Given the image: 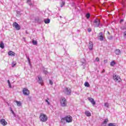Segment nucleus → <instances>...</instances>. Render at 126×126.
Segmentation results:
<instances>
[{
    "mask_svg": "<svg viewBox=\"0 0 126 126\" xmlns=\"http://www.w3.org/2000/svg\"><path fill=\"white\" fill-rule=\"evenodd\" d=\"M64 121H65L66 123H72V117H71L70 115H67L65 117L61 119L62 123H63Z\"/></svg>",
    "mask_w": 126,
    "mask_h": 126,
    "instance_id": "obj_1",
    "label": "nucleus"
},
{
    "mask_svg": "<svg viewBox=\"0 0 126 126\" xmlns=\"http://www.w3.org/2000/svg\"><path fill=\"white\" fill-rule=\"evenodd\" d=\"M39 119L40 122H42V123H45V122H47V121H48V116H47V115H46V114L44 113H41L39 116Z\"/></svg>",
    "mask_w": 126,
    "mask_h": 126,
    "instance_id": "obj_2",
    "label": "nucleus"
},
{
    "mask_svg": "<svg viewBox=\"0 0 126 126\" xmlns=\"http://www.w3.org/2000/svg\"><path fill=\"white\" fill-rule=\"evenodd\" d=\"M60 103L62 107H65L66 106V99H65V98L62 97L60 100Z\"/></svg>",
    "mask_w": 126,
    "mask_h": 126,
    "instance_id": "obj_3",
    "label": "nucleus"
},
{
    "mask_svg": "<svg viewBox=\"0 0 126 126\" xmlns=\"http://www.w3.org/2000/svg\"><path fill=\"white\" fill-rule=\"evenodd\" d=\"M100 23H101V22L99 19H96L94 21V27H99Z\"/></svg>",
    "mask_w": 126,
    "mask_h": 126,
    "instance_id": "obj_4",
    "label": "nucleus"
},
{
    "mask_svg": "<svg viewBox=\"0 0 126 126\" xmlns=\"http://www.w3.org/2000/svg\"><path fill=\"white\" fill-rule=\"evenodd\" d=\"M113 79L116 81V82L120 83L122 81V79H121V77L120 76H118L116 74L113 75Z\"/></svg>",
    "mask_w": 126,
    "mask_h": 126,
    "instance_id": "obj_5",
    "label": "nucleus"
},
{
    "mask_svg": "<svg viewBox=\"0 0 126 126\" xmlns=\"http://www.w3.org/2000/svg\"><path fill=\"white\" fill-rule=\"evenodd\" d=\"M63 92L65 94H66V95H70L71 94V90L68 88H65Z\"/></svg>",
    "mask_w": 126,
    "mask_h": 126,
    "instance_id": "obj_6",
    "label": "nucleus"
},
{
    "mask_svg": "<svg viewBox=\"0 0 126 126\" xmlns=\"http://www.w3.org/2000/svg\"><path fill=\"white\" fill-rule=\"evenodd\" d=\"M38 83L39 84H41V85H43V84L44 83V81L43 80V79L42 78V77L40 76H37V79H36Z\"/></svg>",
    "mask_w": 126,
    "mask_h": 126,
    "instance_id": "obj_7",
    "label": "nucleus"
},
{
    "mask_svg": "<svg viewBox=\"0 0 126 126\" xmlns=\"http://www.w3.org/2000/svg\"><path fill=\"white\" fill-rule=\"evenodd\" d=\"M13 27H15L16 30H20V26L16 22H14L13 24Z\"/></svg>",
    "mask_w": 126,
    "mask_h": 126,
    "instance_id": "obj_8",
    "label": "nucleus"
},
{
    "mask_svg": "<svg viewBox=\"0 0 126 126\" xmlns=\"http://www.w3.org/2000/svg\"><path fill=\"white\" fill-rule=\"evenodd\" d=\"M23 94H25L26 96H28V95L30 94V92L29 91L28 89L26 88L23 89Z\"/></svg>",
    "mask_w": 126,
    "mask_h": 126,
    "instance_id": "obj_9",
    "label": "nucleus"
},
{
    "mask_svg": "<svg viewBox=\"0 0 126 126\" xmlns=\"http://www.w3.org/2000/svg\"><path fill=\"white\" fill-rule=\"evenodd\" d=\"M98 39H99V40H100V41H103V40H104V34H103V32H100L99 33Z\"/></svg>",
    "mask_w": 126,
    "mask_h": 126,
    "instance_id": "obj_10",
    "label": "nucleus"
},
{
    "mask_svg": "<svg viewBox=\"0 0 126 126\" xmlns=\"http://www.w3.org/2000/svg\"><path fill=\"white\" fill-rule=\"evenodd\" d=\"M0 123L2 126H6L7 125V122L5 121V120L4 119H2L0 120Z\"/></svg>",
    "mask_w": 126,
    "mask_h": 126,
    "instance_id": "obj_11",
    "label": "nucleus"
},
{
    "mask_svg": "<svg viewBox=\"0 0 126 126\" xmlns=\"http://www.w3.org/2000/svg\"><path fill=\"white\" fill-rule=\"evenodd\" d=\"M88 99L89 100V101H90V102H91L93 106H94V105H95L96 102H95V100H94V99L91 97H88Z\"/></svg>",
    "mask_w": 126,
    "mask_h": 126,
    "instance_id": "obj_12",
    "label": "nucleus"
},
{
    "mask_svg": "<svg viewBox=\"0 0 126 126\" xmlns=\"http://www.w3.org/2000/svg\"><path fill=\"white\" fill-rule=\"evenodd\" d=\"M89 49L90 51H92L93 50V42L90 41L89 43Z\"/></svg>",
    "mask_w": 126,
    "mask_h": 126,
    "instance_id": "obj_13",
    "label": "nucleus"
},
{
    "mask_svg": "<svg viewBox=\"0 0 126 126\" xmlns=\"http://www.w3.org/2000/svg\"><path fill=\"white\" fill-rule=\"evenodd\" d=\"M8 54L9 55V56H11V57H14L16 55L14 52L11 51H9Z\"/></svg>",
    "mask_w": 126,
    "mask_h": 126,
    "instance_id": "obj_14",
    "label": "nucleus"
},
{
    "mask_svg": "<svg viewBox=\"0 0 126 126\" xmlns=\"http://www.w3.org/2000/svg\"><path fill=\"white\" fill-rule=\"evenodd\" d=\"M85 115L87 116V117H91V113L88 111H86L85 112Z\"/></svg>",
    "mask_w": 126,
    "mask_h": 126,
    "instance_id": "obj_15",
    "label": "nucleus"
},
{
    "mask_svg": "<svg viewBox=\"0 0 126 126\" xmlns=\"http://www.w3.org/2000/svg\"><path fill=\"white\" fill-rule=\"evenodd\" d=\"M115 54L117 56L121 55V50H120V49H116L115 51Z\"/></svg>",
    "mask_w": 126,
    "mask_h": 126,
    "instance_id": "obj_16",
    "label": "nucleus"
},
{
    "mask_svg": "<svg viewBox=\"0 0 126 126\" xmlns=\"http://www.w3.org/2000/svg\"><path fill=\"white\" fill-rule=\"evenodd\" d=\"M51 20H50V19H44V23H45V24H49V23H50Z\"/></svg>",
    "mask_w": 126,
    "mask_h": 126,
    "instance_id": "obj_17",
    "label": "nucleus"
},
{
    "mask_svg": "<svg viewBox=\"0 0 126 126\" xmlns=\"http://www.w3.org/2000/svg\"><path fill=\"white\" fill-rule=\"evenodd\" d=\"M15 102L18 107H21V106H22V103H21V101H18L17 100H16Z\"/></svg>",
    "mask_w": 126,
    "mask_h": 126,
    "instance_id": "obj_18",
    "label": "nucleus"
},
{
    "mask_svg": "<svg viewBox=\"0 0 126 126\" xmlns=\"http://www.w3.org/2000/svg\"><path fill=\"white\" fill-rule=\"evenodd\" d=\"M0 48L2 49H4V44L3 41H1L0 43Z\"/></svg>",
    "mask_w": 126,
    "mask_h": 126,
    "instance_id": "obj_19",
    "label": "nucleus"
},
{
    "mask_svg": "<svg viewBox=\"0 0 126 126\" xmlns=\"http://www.w3.org/2000/svg\"><path fill=\"white\" fill-rule=\"evenodd\" d=\"M81 63H82V65H83V64H85V63H86V60H85L84 59H83L81 60Z\"/></svg>",
    "mask_w": 126,
    "mask_h": 126,
    "instance_id": "obj_20",
    "label": "nucleus"
},
{
    "mask_svg": "<svg viewBox=\"0 0 126 126\" xmlns=\"http://www.w3.org/2000/svg\"><path fill=\"white\" fill-rule=\"evenodd\" d=\"M84 85L86 87H90V85L89 84V83L86 82L84 84Z\"/></svg>",
    "mask_w": 126,
    "mask_h": 126,
    "instance_id": "obj_21",
    "label": "nucleus"
},
{
    "mask_svg": "<svg viewBox=\"0 0 126 126\" xmlns=\"http://www.w3.org/2000/svg\"><path fill=\"white\" fill-rule=\"evenodd\" d=\"M108 122H109V120H108V119H105L102 123L103 124H105V125H107Z\"/></svg>",
    "mask_w": 126,
    "mask_h": 126,
    "instance_id": "obj_22",
    "label": "nucleus"
},
{
    "mask_svg": "<svg viewBox=\"0 0 126 126\" xmlns=\"http://www.w3.org/2000/svg\"><path fill=\"white\" fill-rule=\"evenodd\" d=\"M115 64H116V62H115V61H114L111 62L110 63L111 66H114L115 65Z\"/></svg>",
    "mask_w": 126,
    "mask_h": 126,
    "instance_id": "obj_23",
    "label": "nucleus"
},
{
    "mask_svg": "<svg viewBox=\"0 0 126 126\" xmlns=\"http://www.w3.org/2000/svg\"><path fill=\"white\" fill-rule=\"evenodd\" d=\"M27 3H28V4H29V5H33V4L32 3V2H31V0H28L27 1Z\"/></svg>",
    "mask_w": 126,
    "mask_h": 126,
    "instance_id": "obj_24",
    "label": "nucleus"
},
{
    "mask_svg": "<svg viewBox=\"0 0 126 126\" xmlns=\"http://www.w3.org/2000/svg\"><path fill=\"white\" fill-rule=\"evenodd\" d=\"M108 126H117L115 123H109L108 124Z\"/></svg>",
    "mask_w": 126,
    "mask_h": 126,
    "instance_id": "obj_25",
    "label": "nucleus"
},
{
    "mask_svg": "<svg viewBox=\"0 0 126 126\" xmlns=\"http://www.w3.org/2000/svg\"><path fill=\"white\" fill-rule=\"evenodd\" d=\"M15 65H16V62H13L12 63V67L15 66Z\"/></svg>",
    "mask_w": 126,
    "mask_h": 126,
    "instance_id": "obj_26",
    "label": "nucleus"
},
{
    "mask_svg": "<svg viewBox=\"0 0 126 126\" xmlns=\"http://www.w3.org/2000/svg\"><path fill=\"white\" fill-rule=\"evenodd\" d=\"M32 44H33V45H37V41L33 40Z\"/></svg>",
    "mask_w": 126,
    "mask_h": 126,
    "instance_id": "obj_27",
    "label": "nucleus"
},
{
    "mask_svg": "<svg viewBox=\"0 0 126 126\" xmlns=\"http://www.w3.org/2000/svg\"><path fill=\"white\" fill-rule=\"evenodd\" d=\"M104 106H105L106 108H108L109 107V103L106 102L104 103Z\"/></svg>",
    "mask_w": 126,
    "mask_h": 126,
    "instance_id": "obj_28",
    "label": "nucleus"
},
{
    "mask_svg": "<svg viewBox=\"0 0 126 126\" xmlns=\"http://www.w3.org/2000/svg\"><path fill=\"white\" fill-rule=\"evenodd\" d=\"M45 102L47 103L48 105H50V102H49V98H47V99H46Z\"/></svg>",
    "mask_w": 126,
    "mask_h": 126,
    "instance_id": "obj_29",
    "label": "nucleus"
},
{
    "mask_svg": "<svg viewBox=\"0 0 126 126\" xmlns=\"http://www.w3.org/2000/svg\"><path fill=\"white\" fill-rule=\"evenodd\" d=\"M86 17L88 18V19L90 17V14L89 13H88L86 14Z\"/></svg>",
    "mask_w": 126,
    "mask_h": 126,
    "instance_id": "obj_30",
    "label": "nucleus"
},
{
    "mask_svg": "<svg viewBox=\"0 0 126 126\" xmlns=\"http://www.w3.org/2000/svg\"><path fill=\"white\" fill-rule=\"evenodd\" d=\"M123 36L124 38H126V31L124 32L123 33Z\"/></svg>",
    "mask_w": 126,
    "mask_h": 126,
    "instance_id": "obj_31",
    "label": "nucleus"
},
{
    "mask_svg": "<svg viewBox=\"0 0 126 126\" xmlns=\"http://www.w3.org/2000/svg\"><path fill=\"white\" fill-rule=\"evenodd\" d=\"M99 61H100V59H99V58L96 57L95 58V62H99Z\"/></svg>",
    "mask_w": 126,
    "mask_h": 126,
    "instance_id": "obj_32",
    "label": "nucleus"
},
{
    "mask_svg": "<svg viewBox=\"0 0 126 126\" xmlns=\"http://www.w3.org/2000/svg\"><path fill=\"white\" fill-rule=\"evenodd\" d=\"M10 110L12 114H13V115H15L14 111H13V110H12V108H10Z\"/></svg>",
    "mask_w": 126,
    "mask_h": 126,
    "instance_id": "obj_33",
    "label": "nucleus"
},
{
    "mask_svg": "<svg viewBox=\"0 0 126 126\" xmlns=\"http://www.w3.org/2000/svg\"><path fill=\"white\" fill-rule=\"evenodd\" d=\"M64 4H65L64 2L63 1L62 2V4L61 5V7H63V5H64Z\"/></svg>",
    "mask_w": 126,
    "mask_h": 126,
    "instance_id": "obj_34",
    "label": "nucleus"
},
{
    "mask_svg": "<svg viewBox=\"0 0 126 126\" xmlns=\"http://www.w3.org/2000/svg\"><path fill=\"white\" fill-rule=\"evenodd\" d=\"M49 84L53 85V81H52L51 80H49Z\"/></svg>",
    "mask_w": 126,
    "mask_h": 126,
    "instance_id": "obj_35",
    "label": "nucleus"
},
{
    "mask_svg": "<svg viewBox=\"0 0 126 126\" xmlns=\"http://www.w3.org/2000/svg\"><path fill=\"white\" fill-rule=\"evenodd\" d=\"M43 72H44V73H45V74H48V71H47V70H43Z\"/></svg>",
    "mask_w": 126,
    "mask_h": 126,
    "instance_id": "obj_36",
    "label": "nucleus"
},
{
    "mask_svg": "<svg viewBox=\"0 0 126 126\" xmlns=\"http://www.w3.org/2000/svg\"><path fill=\"white\" fill-rule=\"evenodd\" d=\"M101 126H107V125L106 124H105L104 123H102L101 124Z\"/></svg>",
    "mask_w": 126,
    "mask_h": 126,
    "instance_id": "obj_37",
    "label": "nucleus"
},
{
    "mask_svg": "<svg viewBox=\"0 0 126 126\" xmlns=\"http://www.w3.org/2000/svg\"><path fill=\"white\" fill-rule=\"evenodd\" d=\"M28 62H29L30 64H31V63L30 62V59L29 58V57L28 58Z\"/></svg>",
    "mask_w": 126,
    "mask_h": 126,
    "instance_id": "obj_38",
    "label": "nucleus"
},
{
    "mask_svg": "<svg viewBox=\"0 0 126 126\" xmlns=\"http://www.w3.org/2000/svg\"><path fill=\"white\" fill-rule=\"evenodd\" d=\"M104 63H108V60H104Z\"/></svg>",
    "mask_w": 126,
    "mask_h": 126,
    "instance_id": "obj_39",
    "label": "nucleus"
},
{
    "mask_svg": "<svg viewBox=\"0 0 126 126\" xmlns=\"http://www.w3.org/2000/svg\"><path fill=\"white\" fill-rule=\"evenodd\" d=\"M8 85H9V87L10 88H11V84H8Z\"/></svg>",
    "mask_w": 126,
    "mask_h": 126,
    "instance_id": "obj_40",
    "label": "nucleus"
},
{
    "mask_svg": "<svg viewBox=\"0 0 126 126\" xmlns=\"http://www.w3.org/2000/svg\"><path fill=\"white\" fill-rule=\"evenodd\" d=\"M123 22H124V20H123V19L121 20V21H120L121 23Z\"/></svg>",
    "mask_w": 126,
    "mask_h": 126,
    "instance_id": "obj_41",
    "label": "nucleus"
},
{
    "mask_svg": "<svg viewBox=\"0 0 126 126\" xmlns=\"http://www.w3.org/2000/svg\"><path fill=\"white\" fill-rule=\"evenodd\" d=\"M10 84V82L9 80H8V84Z\"/></svg>",
    "mask_w": 126,
    "mask_h": 126,
    "instance_id": "obj_42",
    "label": "nucleus"
},
{
    "mask_svg": "<svg viewBox=\"0 0 126 126\" xmlns=\"http://www.w3.org/2000/svg\"><path fill=\"white\" fill-rule=\"evenodd\" d=\"M107 33H108V35H111V33H110V32H108Z\"/></svg>",
    "mask_w": 126,
    "mask_h": 126,
    "instance_id": "obj_43",
    "label": "nucleus"
},
{
    "mask_svg": "<svg viewBox=\"0 0 126 126\" xmlns=\"http://www.w3.org/2000/svg\"><path fill=\"white\" fill-rule=\"evenodd\" d=\"M102 73L105 72V69H103V71H102Z\"/></svg>",
    "mask_w": 126,
    "mask_h": 126,
    "instance_id": "obj_44",
    "label": "nucleus"
},
{
    "mask_svg": "<svg viewBox=\"0 0 126 126\" xmlns=\"http://www.w3.org/2000/svg\"><path fill=\"white\" fill-rule=\"evenodd\" d=\"M91 32V30H89V32Z\"/></svg>",
    "mask_w": 126,
    "mask_h": 126,
    "instance_id": "obj_45",
    "label": "nucleus"
},
{
    "mask_svg": "<svg viewBox=\"0 0 126 126\" xmlns=\"http://www.w3.org/2000/svg\"><path fill=\"white\" fill-rule=\"evenodd\" d=\"M60 18H62V16H60Z\"/></svg>",
    "mask_w": 126,
    "mask_h": 126,
    "instance_id": "obj_46",
    "label": "nucleus"
}]
</instances>
